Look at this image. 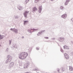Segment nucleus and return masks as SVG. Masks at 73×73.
Returning <instances> with one entry per match:
<instances>
[{
	"label": "nucleus",
	"mask_w": 73,
	"mask_h": 73,
	"mask_svg": "<svg viewBox=\"0 0 73 73\" xmlns=\"http://www.w3.org/2000/svg\"><path fill=\"white\" fill-rule=\"evenodd\" d=\"M28 56V53L27 52H22L20 53L19 58L20 59H25Z\"/></svg>",
	"instance_id": "nucleus-1"
},
{
	"label": "nucleus",
	"mask_w": 73,
	"mask_h": 73,
	"mask_svg": "<svg viewBox=\"0 0 73 73\" xmlns=\"http://www.w3.org/2000/svg\"><path fill=\"white\" fill-rule=\"evenodd\" d=\"M28 13H29V11H26L24 13V15L25 18H27V14Z\"/></svg>",
	"instance_id": "nucleus-2"
},
{
	"label": "nucleus",
	"mask_w": 73,
	"mask_h": 73,
	"mask_svg": "<svg viewBox=\"0 0 73 73\" xmlns=\"http://www.w3.org/2000/svg\"><path fill=\"white\" fill-rule=\"evenodd\" d=\"M64 56L66 59H69V55H68V54H67L66 53L64 54Z\"/></svg>",
	"instance_id": "nucleus-3"
},
{
	"label": "nucleus",
	"mask_w": 73,
	"mask_h": 73,
	"mask_svg": "<svg viewBox=\"0 0 73 73\" xmlns=\"http://www.w3.org/2000/svg\"><path fill=\"white\" fill-rule=\"evenodd\" d=\"M12 57L9 56V57L8 58V59L7 60V62H10L11 61V60H12Z\"/></svg>",
	"instance_id": "nucleus-4"
},
{
	"label": "nucleus",
	"mask_w": 73,
	"mask_h": 73,
	"mask_svg": "<svg viewBox=\"0 0 73 73\" xmlns=\"http://www.w3.org/2000/svg\"><path fill=\"white\" fill-rule=\"evenodd\" d=\"M33 11L34 12H36V11H37V9L36 8V7H34L33 9Z\"/></svg>",
	"instance_id": "nucleus-5"
},
{
	"label": "nucleus",
	"mask_w": 73,
	"mask_h": 73,
	"mask_svg": "<svg viewBox=\"0 0 73 73\" xmlns=\"http://www.w3.org/2000/svg\"><path fill=\"white\" fill-rule=\"evenodd\" d=\"M64 40V38H60L59 39L60 41H63Z\"/></svg>",
	"instance_id": "nucleus-6"
},
{
	"label": "nucleus",
	"mask_w": 73,
	"mask_h": 73,
	"mask_svg": "<svg viewBox=\"0 0 73 73\" xmlns=\"http://www.w3.org/2000/svg\"><path fill=\"white\" fill-rule=\"evenodd\" d=\"M64 48L65 49H69V47L66 45H64Z\"/></svg>",
	"instance_id": "nucleus-7"
},
{
	"label": "nucleus",
	"mask_w": 73,
	"mask_h": 73,
	"mask_svg": "<svg viewBox=\"0 0 73 73\" xmlns=\"http://www.w3.org/2000/svg\"><path fill=\"white\" fill-rule=\"evenodd\" d=\"M66 16L67 15L66 14H64L62 16V17H63V18H64V19H65V18H66Z\"/></svg>",
	"instance_id": "nucleus-8"
},
{
	"label": "nucleus",
	"mask_w": 73,
	"mask_h": 73,
	"mask_svg": "<svg viewBox=\"0 0 73 73\" xmlns=\"http://www.w3.org/2000/svg\"><path fill=\"white\" fill-rule=\"evenodd\" d=\"M69 70L70 71H73V68L71 66H69Z\"/></svg>",
	"instance_id": "nucleus-9"
},
{
	"label": "nucleus",
	"mask_w": 73,
	"mask_h": 73,
	"mask_svg": "<svg viewBox=\"0 0 73 73\" xmlns=\"http://www.w3.org/2000/svg\"><path fill=\"white\" fill-rule=\"evenodd\" d=\"M28 64H26L24 65V68H28Z\"/></svg>",
	"instance_id": "nucleus-10"
},
{
	"label": "nucleus",
	"mask_w": 73,
	"mask_h": 73,
	"mask_svg": "<svg viewBox=\"0 0 73 73\" xmlns=\"http://www.w3.org/2000/svg\"><path fill=\"white\" fill-rule=\"evenodd\" d=\"M70 1V0H66V2L65 3V5H66L68 4L67 3H69Z\"/></svg>",
	"instance_id": "nucleus-11"
},
{
	"label": "nucleus",
	"mask_w": 73,
	"mask_h": 73,
	"mask_svg": "<svg viewBox=\"0 0 73 73\" xmlns=\"http://www.w3.org/2000/svg\"><path fill=\"white\" fill-rule=\"evenodd\" d=\"M10 66H13V65H14V63L13 62H11L10 64Z\"/></svg>",
	"instance_id": "nucleus-12"
},
{
	"label": "nucleus",
	"mask_w": 73,
	"mask_h": 73,
	"mask_svg": "<svg viewBox=\"0 0 73 73\" xmlns=\"http://www.w3.org/2000/svg\"><path fill=\"white\" fill-rule=\"evenodd\" d=\"M28 23V21H24V25H25L26 24V23Z\"/></svg>",
	"instance_id": "nucleus-13"
},
{
	"label": "nucleus",
	"mask_w": 73,
	"mask_h": 73,
	"mask_svg": "<svg viewBox=\"0 0 73 73\" xmlns=\"http://www.w3.org/2000/svg\"><path fill=\"white\" fill-rule=\"evenodd\" d=\"M39 13H41V8L40 7H39Z\"/></svg>",
	"instance_id": "nucleus-14"
},
{
	"label": "nucleus",
	"mask_w": 73,
	"mask_h": 73,
	"mask_svg": "<svg viewBox=\"0 0 73 73\" xmlns=\"http://www.w3.org/2000/svg\"><path fill=\"white\" fill-rule=\"evenodd\" d=\"M29 1V0H26V1H25V4L27 3Z\"/></svg>",
	"instance_id": "nucleus-15"
},
{
	"label": "nucleus",
	"mask_w": 73,
	"mask_h": 73,
	"mask_svg": "<svg viewBox=\"0 0 73 73\" xmlns=\"http://www.w3.org/2000/svg\"><path fill=\"white\" fill-rule=\"evenodd\" d=\"M3 38V36L1 35H0V40H1Z\"/></svg>",
	"instance_id": "nucleus-16"
},
{
	"label": "nucleus",
	"mask_w": 73,
	"mask_h": 73,
	"mask_svg": "<svg viewBox=\"0 0 73 73\" xmlns=\"http://www.w3.org/2000/svg\"><path fill=\"white\" fill-rule=\"evenodd\" d=\"M40 0H35V3H37L38 1Z\"/></svg>",
	"instance_id": "nucleus-17"
},
{
	"label": "nucleus",
	"mask_w": 73,
	"mask_h": 73,
	"mask_svg": "<svg viewBox=\"0 0 73 73\" xmlns=\"http://www.w3.org/2000/svg\"><path fill=\"white\" fill-rule=\"evenodd\" d=\"M34 31V29H32L30 30V32H33Z\"/></svg>",
	"instance_id": "nucleus-18"
},
{
	"label": "nucleus",
	"mask_w": 73,
	"mask_h": 73,
	"mask_svg": "<svg viewBox=\"0 0 73 73\" xmlns=\"http://www.w3.org/2000/svg\"><path fill=\"white\" fill-rule=\"evenodd\" d=\"M14 31H15V32H16H16H17V29H15V30H14Z\"/></svg>",
	"instance_id": "nucleus-19"
},
{
	"label": "nucleus",
	"mask_w": 73,
	"mask_h": 73,
	"mask_svg": "<svg viewBox=\"0 0 73 73\" xmlns=\"http://www.w3.org/2000/svg\"><path fill=\"white\" fill-rule=\"evenodd\" d=\"M60 9H63V7H62V6H61L60 7Z\"/></svg>",
	"instance_id": "nucleus-20"
},
{
	"label": "nucleus",
	"mask_w": 73,
	"mask_h": 73,
	"mask_svg": "<svg viewBox=\"0 0 73 73\" xmlns=\"http://www.w3.org/2000/svg\"><path fill=\"white\" fill-rule=\"evenodd\" d=\"M14 29H11V31H13V30H14Z\"/></svg>",
	"instance_id": "nucleus-21"
},
{
	"label": "nucleus",
	"mask_w": 73,
	"mask_h": 73,
	"mask_svg": "<svg viewBox=\"0 0 73 73\" xmlns=\"http://www.w3.org/2000/svg\"><path fill=\"white\" fill-rule=\"evenodd\" d=\"M44 38L46 39H48V37H45Z\"/></svg>",
	"instance_id": "nucleus-22"
},
{
	"label": "nucleus",
	"mask_w": 73,
	"mask_h": 73,
	"mask_svg": "<svg viewBox=\"0 0 73 73\" xmlns=\"http://www.w3.org/2000/svg\"><path fill=\"white\" fill-rule=\"evenodd\" d=\"M57 71H58V72H60V69H57Z\"/></svg>",
	"instance_id": "nucleus-23"
},
{
	"label": "nucleus",
	"mask_w": 73,
	"mask_h": 73,
	"mask_svg": "<svg viewBox=\"0 0 73 73\" xmlns=\"http://www.w3.org/2000/svg\"><path fill=\"white\" fill-rule=\"evenodd\" d=\"M36 49H37V50H38L39 48H36Z\"/></svg>",
	"instance_id": "nucleus-24"
},
{
	"label": "nucleus",
	"mask_w": 73,
	"mask_h": 73,
	"mask_svg": "<svg viewBox=\"0 0 73 73\" xmlns=\"http://www.w3.org/2000/svg\"><path fill=\"white\" fill-rule=\"evenodd\" d=\"M9 42H10V44H11V41L10 40L9 41Z\"/></svg>",
	"instance_id": "nucleus-25"
},
{
	"label": "nucleus",
	"mask_w": 73,
	"mask_h": 73,
	"mask_svg": "<svg viewBox=\"0 0 73 73\" xmlns=\"http://www.w3.org/2000/svg\"><path fill=\"white\" fill-rule=\"evenodd\" d=\"M54 0H51V1H53Z\"/></svg>",
	"instance_id": "nucleus-26"
}]
</instances>
